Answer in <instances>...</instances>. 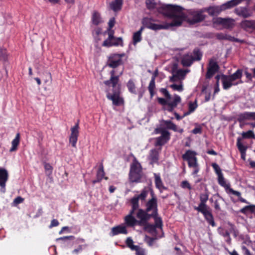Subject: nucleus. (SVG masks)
<instances>
[{"label":"nucleus","mask_w":255,"mask_h":255,"mask_svg":"<svg viewBox=\"0 0 255 255\" xmlns=\"http://www.w3.org/2000/svg\"><path fill=\"white\" fill-rule=\"evenodd\" d=\"M163 125H164L166 128L168 129L172 130L175 132H176L177 130V126L174 124L170 120H163L162 121Z\"/></svg>","instance_id":"nucleus-36"},{"label":"nucleus","mask_w":255,"mask_h":255,"mask_svg":"<svg viewBox=\"0 0 255 255\" xmlns=\"http://www.w3.org/2000/svg\"><path fill=\"white\" fill-rule=\"evenodd\" d=\"M111 234H112L113 236L120 234L126 235L128 234V231L125 226H118L113 227L111 229Z\"/></svg>","instance_id":"nucleus-28"},{"label":"nucleus","mask_w":255,"mask_h":255,"mask_svg":"<svg viewBox=\"0 0 255 255\" xmlns=\"http://www.w3.org/2000/svg\"><path fill=\"white\" fill-rule=\"evenodd\" d=\"M224 189H225V190L227 193L229 194H232V195L238 197L239 200L242 203H248V202L247 201L246 199L241 197V194L240 192L235 191L231 189V188H230L228 185L226 184L225 182H224Z\"/></svg>","instance_id":"nucleus-24"},{"label":"nucleus","mask_w":255,"mask_h":255,"mask_svg":"<svg viewBox=\"0 0 255 255\" xmlns=\"http://www.w3.org/2000/svg\"><path fill=\"white\" fill-rule=\"evenodd\" d=\"M235 25V21L234 19L224 18V28H232Z\"/></svg>","instance_id":"nucleus-40"},{"label":"nucleus","mask_w":255,"mask_h":255,"mask_svg":"<svg viewBox=\"0 0 255 255\" xmlns=\"http://www.w3.org/2000/svg\"><path fill=\"white\" fill-rule=\"evenodd\" d=\"M148 193V190L147 188H144L141 191V193L137 196H135L130 200V204H131V207L133 208H138L139 204L138 201L139 200L144 201L145 198L147 197Z\"/></svg>","instance_id":"nucleus-15"},{"label":"nucleus","mask_w":255,"mask_h":255,"mask_svg":"<svg viewBox=\"0 0 255 255\" xmlns=\"http://www.w3.org/2000/svg\"><path fill=\"white\" fill-rule=\"evenodd\" d=\"M110 78L104 81L103 83L108 87H112L111 92L106 90V98L112 101L113 105L116 107L124 105V99L121 96V85L119 83L120 75H116V71L111 70L110 72Z\"/></svg>","instance_id":"nucleus-2"},{"label":"nucleus","mask_w":255,"mask_h":255,"mask_svg":"<svg viewBox=\"0 0 255 255\" xmlns=\"http://www.w3.org/2000/svg\"><path fill=\"white\" fill-rule=\"evenodd\" d=\"M123 0H114L110 3V8L115 12L121 9Z\"/></svg>","instance_id":"nucleus-30"},{"label":"nucleus","mask_w":255,"mask_h":255,"mask_svg":"<svg viewBox=\"0 0 255 255\" xmlns=\"http://www.w3.org/2000/svg\"><path fill=\"white\" fill-rule=\"evenodd\" d=\"M92 21L94 24L98 25L102 22L100 14L97 11H95L92 15Z\"/></svg>","instance_id":"nucleus-41"},{"label":"nucleus","mask_w":255,"mask_h":255,"mask_svg":"<svg viewBox=\"0 0 255 255\" xmlns=\"http://www.w3.org/2000/svg\"><path fill=\"white\" fill-rule=\"evenodd\" d=\"M96 178L108 180V177L105 176V172L104 171V166L102 162L100 163L98 171L96 173Z\"/></svg>","instance_id":"nucleus-35"},{"label":"nucleus","mask_w":255,"mask_h":255,"mask_svg":"<svg viewBox=\"0 0 255 255\" xmlns=\"http://www.w3.org/2000/svg\"><path fill=\"white\" fill-rule=\"evenodd\" d=\"M154 177L155 186L157 189L160 190V191H162V190L167 189V188L163 185L159 173H154Z\"/></svg>","instance_id":"nucleus-26"},{"label":"nucleus","mask_w":255,"mask_h":255,"mask_svg":"<svg viewBox=\"0 0 255 255\" xmlns=\"http://www.w3.org/2000/svg\"><path fill=\"white\" fill-rule=\"evenodd\" d=\"M149 191H150V197H151V198H150V199H153L155 200H157V197H156L154 192L153 191L152 189L150 188Z\"/></svg>","instance_id":"nucleus-64"},{"label":"nucleus","mask_w":255,"mask_h":255,"mask_svg":"<svg viewBox=\"0 0 255 255\" xmlns=\"http://www.w3.org/2000/svg\"><path fill=\"white\" fill-rule=\"evenodd\" d=\"M212 167L213 168L214 171H215L217 176H218V181L219 184L223 187V175L221 168L219 167V166L215 163L212 164Z\"/></svg>","instance_id":"nucleus-32"},{"label":"nucleus","mask_w":255,"mask_h":255,"mask_svg":"<svg viewBox=\"0 0 255 255\" xmlns=\"http://www.w3.org/2000/svg\"><path fill=\"white\" fill-rule=\"evenodd\" d=\"M248 211H251V213L254 212V206H252V205L246 206L245 207L241 209V213L245 214Z\"/></svg>","instance_id":"nucleus-47"},{"label":"nucleus","mask_w":255,"mask_h":255,"mask_svg":"<svg viewBox=\"0 0 255 255\" xmlns=\"http://www.w3.org/2000/svg\"><path fill=\"white\" fill-rule=\"evenodd\" d=\"M154 131L156 134H160V136L155 138L154 145L155 146H161L167 143L170 140V133L165 128H157L155 129Z\"/></svg>","instance_id":"nucleus-9"},{"label":"nucleus","mask_w":255,"mask_h":255,"mask_svg":"<svg viewBox=\"0 0 255 255\" xmlns=\"http://www.w3.org/2000/svg\"><path fill=\"white\" fill-rule=\"evenodd\" d=\"M20 141V133L17 132L14 138L12 139L11 142V147L10 148V152H14L17 149V146L19 145Z\"/></svg>","instance_id":"nucleus-33"},{"label":"nucleus","mask_w":255,"mask_h":255,"mask_svg":"<svg viewBox=\"0 0 255 255\" xmlns=\"http://www.w3.org/2000/svg\"><path fill=\"white\" fill-rule=\"evenodd\" d=\"M223 10V4L204 8V11L212 16H217Z\"/></svg>","instance_id":"nucleus-18"},{"label":"nucleus","mask_w":255,"mask_h":255,"mask_svg":"<svg viewBox=\"0 0 255 255\" xmlns=\"http://www.w3.org/2000/svg\"><path fill=\"white\" fill-rule=\"evenodd\" d=\"M213 26L217 29L223 28V18L222 17H214L212 20Z\"/></svg>","instance_id":"nucleus-34"},{"label":"nucleus","mask_w":255,"mask_h":255,"mask_svg":"<svg viewBox=\"0 0 255 255\" xmlns=\"http://www.w3.org/2000/svg\"><path fill=\"white\" fill-rule=\"evenodd\" d=\"M202 53L199 49H194L193 53L182 56L180 63L184 67H190L194 61H199L202 59Z\"/></svg>","instance_id":"nucleus-6"},{"label":"nucleus","mask_w":255,"mask_h":255,"mask_svg":"<svg viewBox=\"0 0 255 255\" xmlns=\"http://www.w3.org/2000/svg\"><path fill=\"white\" fill-rule=\"evenodd\" d=\"M196 155V151L188 149L182 155V158L188 162L189 167H195L197 166Z\"/></svg>","instance_id":"nucleus-13"},{"label":"nucleus","mask_w":255,"mask_h":255,"mask_svg":"<svg viewBox=\"0 0 255 255\" xmlns=\"http://www.w3.org/2000/svg\"><path fill=\"white\" fill-rule=\"evenodd\" d=\"M236 146L237 147H238L239 152L241 153V159L245 160L247 146L242 143L241 138L238 137V139H237Z\"/></svg>","instance_id":"nucleus-22"},{"label":"nucleus","mask_w":255,"mask_h":255,"mask_svg":"<svg viewBox=\"0 0 255 255\" xmlns=\"http://www.w3.org/2000/svg\"><path fill=\"white\" fill-rule=\"evenodd\" d=\"M145 209L143 210L141 208H138L136 211L138 213L141 212L142 214L146 217H148L151 215L154 216L158 213L157 208V200L153 199H149V200L145 203Z\"/></svg>","instance_id":"nucleus-8"},{"label":"nucleus","mask_w":255,"mask_h":255,"mask_svg":"<svg viewBox=\"0 0 255 255\" xmlns=\"http://www.w3.org/2000/svg\"><path fill=\"white\" fill-rule=\"evenodd\" d=\"M182 8H183V12H184L183 10H184V8L183 7ZM204 12V8L197 11L191 10L189 12V15L187 17L188 22L193 24L203 21L205 19L206 17V16L203 14ZM183 13H185L184 12ZM184 14L185 15V18L183 21L187 18L186 14Z\"/></svg>","instance_id":"nucleus-11"},{"label":"nucleus","mask_w":255,"mask_h":255,"mask_svg":"<svg viewBox=\"0 0 255 255\" xmlns=\"http://www.w3.org/2000/svg\"><path fill=\"white\" fill-rule=\"evenodd\" d=\"M188 72L187 70L179 69L175 71L174 68L172 69L173 75L178 79H184L186 74Z\"/></svg>","instance_id":"nucleus-37"},{"label":"nucleus","mask_w":255,"mask_h":255,"mask_svg":"<svg viewBox=\"0 0 255 255\" xmlns=\"http://www.w3.org/2000/svg\"><path fill=\"white\" fill-rule=\"evenodd\" d=\"M224 40H229L232 41H238V40L237 38L227 34L224 35Z\"/></svg>","instance_id":"nucleus-58"},{"label":"nucleus","mask_w":255,"mask_h":255,"mask_svg":"<svg viewBox=\"0 0 255 255\" xmlns=\"http://www.w3.org/2000/svg\"><path fill=\"white\" fill-rule=\"evenodd\" d=\"M242 250H243L244 255H252L251 254V252L249 251V250H248V249L246 248V247L242 246Z\"/></svg>","instance_id":"nucleus-63"},{"label":"nucleus","mask_w":255,"mask_h":255,"mask_svg":"<svg viewBox=\"0 0 255 255\" xmlns=\"http://www.w3.org/2000/svg\"><path fill=\"white\" fill-rule=\"evenodd\" d=\"M181 102V98L180 97L176 94H175L174 95V99L173 101H172V102H170V103L168 104V105H166L167 107V111L169 112H172L173 111H174V109L177 107L178 104H179Z\"/></svg>","instance_id":"nucleus-25"},{"label":"nucleus","mask_w":255,"mask_h":255,"mask_svg":"<svg viewBox=\"0 0 255 255\" xmlns=\"http://www.w3.org/2000/svg\"><path fill=\"white\" fill-rule=\"evenodd\" d=\"M160 92L163 94V95L164 96L166 99L168 100L171 99V95H170L169 93H168L167 89L162 88L160 89Z\"/></svg>","instance_id":"nucleus-50"},{"label":"nucleus","mask_w":255,"mask_h":255,"mask_svg":"<svg viewBox=\"0 0 255 255\" xmlns=\"http://www.w3.org/2000/svg\"><path fill=\"white\" fill-rule=\"evenodd\" d=\"M8 175L7 170L3 168H0V187L2 191L5 192V185L8 180Z\"/></svg>","instance_id":"nucleus-19"},{"label":"nucleus","mask_w":255,"mask_h":255,"mask_svg":"<svg viewBox=\"0 0 255 255\" xmlns=\"http://www.w3.org/2000/svg\"><path fill=\"white\" fill-rule=\"evenodd\" d=\"M139 226L143 227V230L147 231V233L150 234L155 235L157 234V230L156 229L157 228V227L149 223L148 222V218Z\"/></svg>","instance_id":"nucleus-21"},{"label":"nucleus","mask_w":255,"mask_h":255,"mask_svg":"<svg viewBox=\"0 0 255 255\" xmlns=\"http://www.w3.org/2000/svg\"><path fill=\"white\" fill-rule=\"evenodd\" d=\"M23 201L24 198L19 196L14 198V203L15 204L17 205L22 203Z\"/></svg>","instance_id":"nucleus-61"},{"label":"nucleus","mask_w":255,"mask_h":255,"mask_svg":"<svg viewBox=\"0 0 255 255\" xmlns=\"http://www.w3.org/2000/svg\"><path fill=\"white\" fill-rule=\"evenodd\" d=\"M143 29V27H141L140 29L137 32H135L133 35V43L134 45H135L136 43L139 42L141 39V32Z\"/></svg>","instance_id":"nucleus-39"},{"label":"nucleus","mask_w":255,"mask_h":255,"mask_svg":"<svg viewBox=\"0 0 255 255\" xmlns=\"http://www.w3.org/2000/svg\"><path fill=\"white\" fill-rule=\"evenodd\" d=\"M219 66L214 59L209 60L207 70L206 74V79H211L219 71Z\"/></svg>","instance_id":"nucleus-14"},{"label":"nucleus","mask_w":255,"mask_h":255,"mask_svg":"<svg viewBox=\"0 0 255 255\" xmlns=\"http://www.w3.org/2000/svg\"><path fill=\"white\" fill-rule=\"evenodd\" d=\"M127 87L128 92L133 94H137V88L135 86V80L133 79H130L128 80L127 83Z\"/></svg>","instance_id":"nucleus-29"},{"label":"nucleus","mask_w":255,"mask_h":255,"mask_svg":"<svg viewBox=\"0 0 255 255\" xmlns=\"http://www.w3.org/2000/svg\"><path fill=\"white\" fill-rule=\"evenodd\" d=\"M145 3L147 8L149 9H153L156 6V3L153 0H146Z\"/></svg>","instance_id":"nucleus-46"},{"label":"nucleus","mask_w":255,"mask_h":255,"mask_svg":"<svg viewBox=\"0 0 255 255\" xmlns=\"http://www.w3.org/2000/svg\"><path fill=\"white\" fill-rule=\"evenodd\" d=\"M126 58L125 53H112L109 55L108 57L106 65L108 67L114 69L124 64L123 59Z\"/></svg>","instance_id":"nucleus-7"},{"label":"nucleus","mask_w":255,"mask_h":255,"mask_svg":"<svg viewBox=\"0 0 255 255\" xmlns=\"http://www.w3.org/2000/svg\"><path fill=\"white\" fill-rule=\"evenodd\" d=\"M219 197H218L217 195H214L212 198L210 199V201H211V202H215L214 203V208H215L216 209H219V202H218V199L217 198Z\"/></svg>","instance_id":"nucleus-48"},{"label":"nucleus","mask_w":255,"mask_h":255,"mask_svg":"<svg viewBox=\"0 0 255 255\" xmlns=\"http://www.w3.org/2000/svg\"><path fill=\"white\" fill-rule=\"evenodd\" d=\"M215 78L216 80V82L215 85V90H214V93H216L219 91V82L220 79H221V82L223 83V74L221 75H217Z\"/></svg>","instance_id":"nucleus-45"},{"label":"nucleus","mask_w":255,"mask_h":255,"mask_svg":"<svg viewBox=\"0 0 255 255\" xmlns=\"http://www.w3.org/2000/svg\"><path fill=\"white\" fill-rule=\"evenodd\" d=\"M159 157V153L156 149H150L149 156L150 164L157 163Z\"/></svg>","instance_id":"nucleus-27"},{"label":"nucleus","mask_w":255,"mask_h":255,"mask_svg":"<svg viewBox=\"0 0 255 255\" xmlns=\"http://www.w3.org/2000/svg\"><path fill=\"white\" fill-rule=\"evenodd\" d=\"M132 251H135L136 255H145V250L140 247H137L135 249H133Z\"/></svg>","instance_id":"nucleus-53"},{"label":"nucleus","mask_w":255,"mask_h":255,"mask_svg":"<svg viewBox=\"0 0 255 255\" xmlns=\"http://www.w3.org/2000/svg\"><path fill=\"white\" fill-rule=\"evenodd\" d=\"M148 91H149L150 93V98H152L153 96L155 94L154 89H155V81L153 80H150L149 82V86L147 87Z\"/></svg>","instance_id":"nucleus-42"},{"label":"nucleus","mask_w":255,"mask_h":255,"mask_svg":"<svg viewBox=\"0 0 255 255\" xmlns=\"http://www.w3.org/2000/svg\"><path fill=\"white\" fill-rule=\"evenodd\" d=\"M183 10L182 7L179 5L171 4L163 5L161 7V12L171 19V22L156 24L152 23L151 19L145 17L142 19V24L145 27L153 30L168 29L171 27L179 26L185 18Z\"/></svg>","instance_id":"nucleus-1"},{"label":"nucleus","mask_w":255,"mask_h":255,"mask_svg":"<svg viewBox=\"0 0 255 255\" xmlns=\"http://www.w3.org/2000/svg\"><path fill=\"white\" fill-rule=\"evenodd\" d=\"M7 60V55L5 49H0V60L3 62H6Z\"/></svg>","instance_id":"nucleus-44"},{"label":"nucleus","mask_w":255,"mask_h":255,"mask_svg":"<svg viewBox=\"0 0 255 255\" xmlns=\"http://www.w3.org/2000/svg\"><path fill=\"white\" fill-rule=\"evenodd\" d=\"M126 244H127V247L131 250L136 249L139 247L138 246L133 245V240L130 237L127 238V241H126Z\"/></svg>","instance_id":"nucleus-43"},{"label":"nucleus","mask_w":255,"mask_h":255,"mask_svg":"<svg viewBox=\"0 0 255 255\" xmlns=\"http://www.w3.org/2000/svg\"><path fill=\"white\" fill-rule=\"evenodd\" d=\"M192 133L194 134H200L202 133V128L200 127L195 128L192 130Z\"/></svg>","instance_id":"nucleus-59"},{"label":"nucleus","mask_w":255,"mask_h":255,"mask_svg":"<svg viewBox=\"0 0 255 255\" xmlns=\"http://www.w3.org/2000/svg\"><path fill=\"white\" fill-rule=\"evenodd\" d=\"M101 33L102 29L98 27L94 30L93 32V35L94 36L96 40H99L97 37L99 35V34H101Z\"/></svg>","instance_id":"nucleus-51"},{"label":"nucleus","mask_w":255,"mask_h":255,"mask_svg":"<svg viewBox=\"0 0 255 255\" xmlns=\"http://www.w3.org/2000/svg\"><path fill=\"white\" fill-rule=\"evenodd\" d=\"M142 177V167L137 159L134 157L130 165L128 180L130 183H138Z\"/></svg>","instance_id":"nucleus-4"},{"label":"nucleus","mask_w":255,"mask_h":255,"mask_svg":"<svg viewBox=\"0 0 255 255\" xmlns=\"http://www.w3.org/2000/svg\"><path fill=\"white\" fill-rule=\"evenodd\" d=\"M181 187L182 188H187L189 190H191L192 189L191 186L190 185L189 183L187 181H182L181 182Z\"/></svg>","instance_id":"nucleus-54"},{"label":"nucleus","mask_w":255,"mask_h":255,"mask_svg":"<svg viewBox=\"0 0 255 255\" xmlns=\"http://www.w3.org/2000/svg\"><path fill=\"white\" fill-rule=\"evenodd\" d=\"M242 28L247 31L255 30V21L244 20L241 23Z\"/></svg>","instance_id":"nucleus-23"},{"label":"nucleus","mask_w":255,"mask_h":255,"mask_svg":"<svg viewBox=\"0 0 255 255\" xmlns=\"http://www.w3.org/2000/svg\"><path fill=\"white\" fill-rule=\"evenodd\" d=\"M149 215L150 216L149 217H147L148 221H149L151 218L154 219V224H153V225L157 227L158 229H162L163 226L162 220V218L158 216V213L155 214L154 216H152L151 214H149Z\"/></svg>","instance_id":"nucleus-31"},{"label":"nucleus","mask_w":255,"mask_h":255,"mask_svg":"<svg viewBox=\"0 0 255 255\" xmlns=\"http://www.w3.org/2000/svg\"><path fill=\"white\" fill-rule=\"evenodd\" d=\"M103 46H123V40L121 37H115L114 36V31L109 30L108 32V38L103 43Z\"/></svg>","instance_id":"nucleus-12"},{"label":"nucleus","mask_w":255,"mask_h":255,"mask_svg":"<svg viewBox=\"0 0 255 255\" xmlns=\"http://www.w3.org/2000/svg\"><path fill=\"white\" fill-rule=\"evenodd\" d=\"M147 240L146 243L148 246L150 247L152 246L153 245V242L155 241V238H150L149 237H146Z\"/></svg>","instance_id":"nucleus-60"},{"label":"nucleus","mask_w":255,"mask_h":255,"mask_svg":"<svg viewBox=\"0 0 255 255\" xmlns=\"http://www.w3.org/2000/svg\"><path fill=\"white\" fill-rule=\"evenodd\" d=\"M137 209L138 208H133V207H131V210H130L128 215L125 217V223L127 225L128 227H132L135 225L140 226L147 218V216L142 214L141 212H137L135 216H136L137 219H135L133 215Z\"/></svg>","instance_id":"nucleus-5"},{"label":"nucleus","mask_w":255,"mask_h":255,"mask_svg":"<svg viewBox=\"0 0 255 255\" xmlns=\"http://www.w3.org/2000/svg\"><path fill=\"white\" fill-rule=\"evenodd\" d=\"M242 137H239L238 138H241V140L243 139H255V135L254 131L252 130H249L247 131H243L241 133Z\"/></svg>","instance_id":"nucleus-38"},{"label":"nucleus","mask_w":255,"mask_h":255,"mask_svg":"<svg viewBox=\"0 0 255 255\" xmlns=\"http://www.w3.org/2000/svg\"><path fill=\"white\" fill-rule=\"evenodd\" d=\"M208 199L209 195L207 193L202 194L201 196H200L201 202H200L199 206L194 207V209L203 215L205 219H206L209 225H211L212 227H215L216 226V224L214 222L211 209L206 204Z\"/></svg>","instance_id":"nucleus-3"},{"label":"nucleus","mask_w":255,"mask_h":255,"mask_svg":"<svg viewBox=\"0 0 255 255\" xmlns=\"http://www.w3.org/2000/svg\"><path fill=\"white\" fill-rule=\"evenodd\" d=\"M197 104L196 101L194 103L190 102L189 104V111L190 112H194V111L197 109Z\"/></svg>","instance_id":"nucleus-52"},{"label":"nucleus","mask_w":255,"mask_h":255,"mask_svg":"<svg viewBox=\"0 0 255 255\" xmlns=\"http://www.w3.org/2000/svg\"><path fill=\"white\" fill-rule=\"evenodd\" d=\"M44 168L46 172H49V174H51L52 173L53 168L50 165L49 163H45L44 165Z\"/></svg>","instance_id":"nucleus-55"},{"label":"nucleus","mask_w":255,"mask_h":255,"mask_svg":"<svg viewBox=\"0 0 255 255\" xmlns=\"http://www.w3.org/2000/svg\"><path fill=\"white\" fill-rule=\"evenodd\" d=\"M255 121V112H244L238 116V121L241 124H244L247 120Z\"/></svg>","instance_id":"nucleus-20"},{"label":"nucleus","mask_w":255,"mask_h":255,"mask_svg":"<svg viewBox=\"0 0 255 255\" xmlns=\"http://www.w3.org/2000/svg\"><path fill=\"white\" fill-rule=\"evenodd\" d=\"M59 224L58 220L57 219H53L51 220V224H50L49 228H52L54 227H58Z\"/></svg>","instance_id":"nucleus-57"},{"label":"nucleus","mask_w":255,"mask_h":255,"mask_svg":"<svg viewBox=\"0 0 255 255\" xmlns=\"http://www.w3.org/2000/svg\"><path fill=\"white\" fill-rule=\"evenodd\" d=\"M170 87L172 88L174 91L181 92L184 90L183 88L182 85H176V84H172L170 85Z\"/></svg>","instance_id":"nucleus-49"},{"label":"nucleus","mask_w":255,"mask_h":255,"mask_svg":"<svg viewBox=\"0 0 255 255\" xmlns=\"http://www.w3.org/2000/svg\"><path fill=\"white\" fill-rule=\"evenodd\" d=\"M158 103L162 105H168V104H170V103L167 101V100L162 98H159L157 99Z\"/></svg>","instance_id":"nucleus-56"},{"label":"nucleus","mask_w":255,"mask_h":255,"mask_svg":"<svg viewBox=\"0 0 255 255\" xmlns=\"http://www.w3.org/2000/svg\"><path fill=\"white\" fill-rule=\"evenodd\" d=\"M79 128L78 122L71 128V134L69 136V141L74 148L76 147V143L79 136Z\"/></svg>","instance_id":"nucleus-16"},{"label":"nucleus","mask_w":255,"mask_h":255,"mask_svg":"<svg viewBox=\"0 0 255 255\" xmlns=\"http://www.w3.org/2000/svg\"><path fill=\"white\" fill-rule=\"evenodd\" d=\"M242 75V70L238 69L232 75L227 76H224V89H227L233 85H238L239 82H236L237 79H241Z\"/></svg>","instance_id":"nucleus-10"},{"label":"nucleus","mask_w":255,"mask_h":255,"mask_svg":"<svg viewBox=\"0 0 255 255\" xmlns=\"http://www.w3.org/2000/svg\"><path fill=\"white\" fill-rule=\"evenodd\" d=\"M74 239V237L73 236H64L58 239V240L65 241L66 240H72Z\"/></svg>","instance_id":"nucleus-62"},{"label":"nucleus","mask_w":255,"mask_h":255,"mask_svg":"<svg viewBox=\"0 0 255 255\" xmlns=\"http://www.w3.org/2000/svg\"><path fill=\"white\" fill-rule=\"evenodd\" d=\"M234 12L239 16L244 18L251 17L253 14L252 10L247 6L237 7Z\"/></svg>","instance_id":"nucleus-17"}]
</instances>
